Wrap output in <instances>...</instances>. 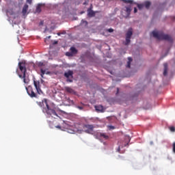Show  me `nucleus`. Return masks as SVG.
<instances>
[{"label":"nucleus","instance_id":"6e6552de","mask_svg":"<svg viewBox=\"0 0 175 175\" xmlns=\"http://www.w3.org/2000/svg\"><path fill=\"white\" fill-rule=\"evenodd\" d=\"M88 16L90 18H92L96 16V12L92 10V5H91L90 8L88 9Z\"/></svg>","mask_w":175,"mask_h":175},{"label":"nucleus","instance_id":"2eb2a0df","mask_svg":"<svg viewBox=\"0 0 175 175\" xmlns=\"http://www.w3.org/2000/svg\"><path fill=\"white\" fill-rule=\"evenodd\" d=\"M42 3H38L36 8V13H40L42 12Z\"/></svg>","mask_w":175,"mask_h":175},{"label":"nucleus","instance_id":"e433bc0d","mask_svg":"<svg viewBox=\"0 0 175 175\" xmlns=\"http://www.w3.org/2000/svg\"><path fill=\"white\" fill-rule=\"evenodd\" d=\"M119 92H120V89L119 88H117V94H119Z\"/></svg>","mask_w":175,"mask_h":175},{"label":"nucleus","instance_id":"dca6fc26","mask_svg":"<svg viewBox=\"0 0 175 175\" xmlns=\"http://www.w3.org/2000/svg\"><path fill=\"white\" fill-rule=\"evenodd\" d=\"M128 62H127V65L126 66V67H127L128 68H131V63L133 62V59L131 57H128Z\"/></svg>","mask_w":175,"mask_h":175},{"label":"nucleus","instance_id":"a878e982","mask_svg":"<svg viewBox=\"0 0 175 175\" xmlns=\"http://www.w3.org/2000/svg\"><path fill=\"white\" fill-rule=\"evenodd\" d=\"M172 152H174V153L175 154V142L172 144Z\"/></svg>","mask_w":175,"mask_h":175},{"label":"nucleus","instance_id":"c756f323","mask_svg":"<svg viewBox=\"0 0 175 175\" xmlns=\"http://www.w3.org/2000/svg\"><path fill=\"white\" fill-rule=\"evenodd\" d=\"M89 2H90L89 0H86V1H85V2L83 3V5H87L89 4Z\"/></svg>","mask_w":175,"mask_h":175},{"label":"nucleus","instance_id":"4c0bfd02","mask_svg":"<svg viewBox=\"0 0 175 175\" xmlns=\"http://www.w3.org/2000/svg\"><path fill=\"white\" fill-rule=\"evenodd\" d=\"M43 24H44V22L41 21L40 23V25H43Z\"/></svg>","mask_w":175,"mask_h":175},{"label":"nucleus","instance_id":"9b49d317","mask_svg":"<svg viewBox=\"0 0 175 175\" xmlns=\"http://www.w3.org/2000/svg\"><path fill=\"white\" fill-rule=\"evenodd\" d=\"M95 110L98 112H103L104 111V108L103 105H95L94 106Z\"/></svg>","mask_w":175,"mask_h":175},{"label":"nucleus","instance_id":"72a5a7b5","mask_svg":"<svg viewBox=\"0 0 175 175\" xmlns=\"http://www.w3.org/2000/svg\"><path fill=\"white\" fill-rule=\"evenodd\" d=\"M137 9L136 8H134V13H137Z\"/></svg>","mask_w":175,"mask_h":175},{"label":"nucleus","instance_id":"7ed1b4c3","mask_svg":"<svg viewBox=\"0 0 175 175\" xmlns=\"http://www.w3.org/2000/svg\"><path fill=\"white\" fill-rule=\"evenodd\" d=\"M152 37H154L157 40H167L170 42H172V38L170 36L165 35L163 32L152 31Z\"/></svg>","mask_w":175,"mask_h":175},{"label":"nucleus","instance_id":"412c9836","mask_svg":"<svg viewBox=\"0 0 175 175\" xmlns=\"http://www.w3.org/2000/svg\"><path fill=\"white\" fill-rule=\"evenodd\" d=\"M40 72H41V77L43 78V75L46 74V70L41 69Z\"/></svg>","mask_w":175,"mask_h":175},{"label":"nucleus","instance_id":"b1692460","mask_svg":"<svg viewBox=\"0 0 175 175\" xmlns=\"http://www.w3.org/2000/svg\"><path fill=\"white\" fill-rule=\"evenodd\" d=\"M108 128H109V130L110 131L116 129V127L114 126H109Z\"/></svg>","mask_w":175,"mask_h":175},{"label":"nucleus","instance_id":"bb28decb","mask_svg":"<svg viewBox=\"0 0 175 175\" xmlns=\"http://www.w3.org/2000/svg\"><path fill=\"white\" fill-rule=\"evenodd\" d=\"M81 24H85V25H88V22L86 21H83V20H82L81 21Z\"/></svg>","mask_w":175,"mask_h":175},{"label":"nucleus","instance_id":"4468645a","mask_svg":"<svg viewBox=\"0 0 175 175\" xmlns=\"http://www.w3.org/2000/svg\"><path fill=\"white\" fill-rule=\"evenodd\" d=\"M163 66H164V72H163V75L166 77L167 75V64L165 63L163 64Z\"/></svg>","mask_w":175,"mask_h":175},{"label":"nucleus","instance_id":"aec40b11","mask_svg":"<svg viewBox=\"0 0 175 175\" xmlns=\"http://www.w3.org/2000/svg\"><path fill=\"white\" fill-rule=\"evenodd\" d=\"M70 53L75 55V54L77 53V50L74 47H71L70 48Z\"/></svg>","mask_w":175,"mask_h":175},{"label":"nucleus","instance_id":"0eeeda50","mask_svg":"<svg viewBox=\"0 0 175 175\" xmlns=\"http://www.w3.org/2000/svg\"><path fill=\"white\" fill-rule=\"evenodd\" d=\"M33 85L35 87V89L37 90V93L38 94H43L42 89H40V81H36L35 79L33 80Z\"/></svg>","mask_w":175,"mask_h":175},{"label":"nucleus","instance_id":"cd10ccee","mask_svg":"<svg viewBox=\"0 0 175 175\" xmlns=\"http://www.w3.org/2000/svg\"><path fill=\"white\" fill-rule=\"evenodd\" d=\"M51 38V36H48L47 38H45L44 42H47V41Z\"/></svg>","mask_w":175,"mask_h":175},{"label":"nucleus","instance_id":"7c9ffc66","mask_svg":"<svg viewBox=\"0 0 175 175\" xmlns=\"http://www.w3.org/2000/svg\"><path fill=\"white\" fill-rule=\"evenodd\" d=\"M107 31L109 33H111V32H113V29L111 28V29H107Z\"/></svg>","mask_w":175,"mask_h":175},{"label":"nucleus","instance_id":"f8f14e48","mask_svg":"<svg viewBox=\"0 0 175 175\" xmlns=\"http://www.w3.org/2000/svg\"><path fill=\"white\" fill-rule=\"evenodd\" d=\"M73 75V72L72 70H68L67 72H64V77H66L67 79L69 77H72Z\"/></svg>","mask_w":175,"mask_h":175},{"label":"nucleus","instance_id":"a19ab883","mask_svg":"<svg viewBox=\"0 0 175 175\" xmlns=\"http://www.w3.org/2000/svg\"><path fill=\"white\" fill-rule=\"evenodd\" d=\"M120 148H118V152H120Z\"/></svg>","mask_w":175,"mask_h":175},{"label":"nucleus","instance_id":"ea45409f","mask_svg":"<svg viewBox=\"0 0 175 175\" xmlns=\"http://www.w3.org/2000/svg\"><path fill=\"white\" fill-rule=\"evenodd\" d=\"M61 35L60 33H57V36H59Z\"/></svg>","mask_w":175,"mask_h":175},{"label":"nucleus","instance_id":"423d86ee","mask_svg":"<svg viewBox=\"0 0 175 175\" xmlns=\"http://www.w3.org/2000/svg\"><path fill=\"white\" fill-rule=\"evenodd\" d=\"M26 90L28 96H29L31 98H37V94L35 93V92H33L31 86H28V88L26 87Z\"/></svg>","mask_w":175,"mask_h":175},{"label":"nucleus","instance_id":"5701e85b","mask_svg":"<svg viewBox=\"0 0 175 175\" xmlns=\"http://www.w3.org/2000/svg\"><path fill=\"white\" fill-rule=\"evenodd\" d=\"M66 55L68 56V57H72V56L74 55V54L71 52H67Z\"/></svg>","mask_w":175,"mask_h":175},{"label":"nucleus","instance_id":"f3484780","mask_svg":"<svg viewBox=\"0 0 175 175\" xmlns=\"http://www.w3.org/2000/svg\"><path fill=\"white\" fill-rule=\"evenodd\" d=\"M65 91H66L68 94H73L74 92V90L69 87L65 88Z\"/></svg>","mask_w":175,"mask_h":175},{"label":"nucleus","instance_id":"9d476101","mask_svg":"<svg viewBox=\"0 0 175 175\" xmlns=\"http://www.w3.org/2000/svg\"><path fill=\"white\" fill-rule=\"evenodd\" d=\"M99 137L100 139H103V140H109V136L104 133H100L99 135Z\"/></svg>","mask_w":175,"mask_h":175},{"label":"nucleus","instance_id":"20e7f679","mask_svg":"<svg viewBox=\"0 0 175 175\" xmlns=\"http://www.w3.org/2000/svg\"><path fill=\"white\" fill-rule=\"evenodd\" d=\"M82 128L85 133L91 134L94 131V126L92 124H85V125H83V126Z\"/></svg>","mask_w":175,"mask_h":175},{"label":"nucleus","instance_id":"58836bf2","mask_svg":"<svg viewBox=\"0 0 175 175\" xmlns=\"http://www.w3.org/2000/svg\"><path fill=\"white\" fill-rule=\"evenodd\" d=\"M56 128H58V129H61V126H56Z\"/></svg>","mask_w":175,"mask_h":175},{"label":"nucleus","instance_id":"f704fd0d","mask_svg":"<svg viewBox=\"0 0 175 175\" xmlns=\"http://www.w3.org/2000/svg\"><path fill=\"white\" fill-rule=\"evenodd\" d=\"M56 44H57V41H54L53 45H56Z\"/></svg>","mask_w":175,"mask_h":175},{"label":"nucleus","instance_id":"ddd939ff","mask_svg":"<svg viewBox=\"0 0 175 175\" xmlns=\"http://www.w3.org/2000/svg\"><path fill=\"white\" fill-rule=\"evenodd\" d=\"M29 9V5L27 4H25L23 8H22V14H23V15H25L27 12L28 11Z\"/></svg>","mask_w":175,"mask_h":175},{"label":"nucleus","instance_id":"c9c22d12","mask_svg":"<svg viewBox=\"0 0 175 175\" xmlns=\"http://www.w3.org/2000/svg\"><path fill=\"white\" fill-rule=\"evenodd\" d=\"M67 81H68L70 83H72V80H70V79H68Z\"/></svg>","mask_w":175,"mask_h":175},{"label":"nucleus","instance_id":"c85d7f7f","mask_svg":"<svg viewBox=\"0 0 175 175\" xmlns=\"http://www.w3.org/2000/svg\"><path fill=\"white\" fill-rule=\"evenodd\" d=\"M38 66H44V64H43V62H40L38 63Z\"/></svg>","mask_w":175,"mask_h":175},{"label":"nucleus","instance_id":"4be33fe9","mask_svg":"<svg viewBox=\"0 0 175 175\" xmlns=\"http://www.w3.org/2000/svg\"><path fill=\"white\" fill-rule=\"evenodd\" d=\"M144 5L143 4H137V8L139 10H142Z\"/></svg>","mask_w":175,"mask_h":175},{"label":"nucleus","instance_id":"f03ea898","mask_svg":"<svg viewBox=\"0 0 175 175\" xmlns=\"http://www.w3.org/2000/svg\"><path fill=\"white\" fill-rule=\"evenodd\" d=\"M18 66L19 67L20 71L22 75L18 72V69L16 70V73L18 76H19L20 79H23V82L26 84H28L29 83V79L26 77V65L25 62H20L18 64Z\"/></svg>","mask_w":175,"mask_h":175},{"label":"nucleus","instance_id":"393cba45","mask_svg":"<svg viewBox=\"0 0 175 175\" xmlns=\"http://www.w3.org/2000/svg\"><path fill=\"white\" fill-rule=\"evenodd\" d=\"M170 129L171 132H172V133H174V132H175V127H174V126H171V127L170 128Z\"/></svg>","mask_w":175,"mask_h":175},{"label":"nucleus","instance_id":"6ab92c4d","mask_svg":"<svg viewBox=\"0 0 175 175\" xmlns=\"http://www.w3.org/2000/svg\"><path fill=\"white\" fill-rule=\"evenodd\" d=\"M151 3L150 1H146L144 3V6L146 8V9H149L150 7Z\"/></svg>","mask_w":175,"mask_h":175},{"label":"nucleus","instance_id":"f257e3e1","mask_svg":"<svg viewBox=\"0 0 175 175\" xmlns=\"http://www.w3.org/2000/svg\"><path fill=\"white\" fill-rule=\"evenodd\" d=\"M38 107L42 108V111L46 114L48 117H59L55 110L50 107L49 103H47V99L44 98L42 100V102H37Z\"/></svg>","mask_w":175,"mask_h":175},{"label":"nucleus","instance_id":"39448f33","mask_svg":"<svg viewBox=\"0 0 175 175\" xmlns=\"http://www.w3.org/2000/svg\"><path fill=\"white\" fill-rule=\"evenodd\" d=\"M133 36V29H129L127 33H126V43L125 45H129L131 42V38Z\"/></svg>","mask_w":175,"mask_h":175},{"label":"nucleus","instance_id":"1a4fd4ad","mask_svg":"<svg viewBox=\"0 0 175 175\" xmlns=\"http://www.w3.org/2000/svg\"><path fill=\"white\" fill-rule=\"evenodd\" d=\"M125 12L126 14L125 18H127L131 15V5L125 6Z\"/></svg>","mask_w":175,"mask_h":175},{"label":"nucleus","instance_id":"2f4dec72","mask_svg":"<svg viewBox=\"0 0 175 175\" xmlns=\"http://www.w3.org/2000/svg\"><path fill=\"white\" fill-rule=\"evenodd\" d=\"M27 2L31 5L32 3V0H27Z\"/></svg>","mask_w":175,"mask_h":175},{"label":"nucleus","instance_id":"a211bd4d","mask_svg":"<svg viewBox=\"0 0 175 175\" xmlns=\"http://www.w3.org/2000/svg\"><path fill=\"white\" fill-rule=\"evenodd\" d=\"M122 2H124L126 4H131L133 3V0H122Z\"/></svg>","mask_w":175,"mask_h":175},{"label":"nucleus","instance_id":"473e14b6","mask_svg":"<svg viewBox=\"0 0 175 175\" xmlns=\"http://www.w3.org/2000/svg\"><path fill=\"white\" fill-rule=\"evenodd\" d=\"M77 109H79L80 110H83V107H80V106H77Z\"/></svg>","mask_w":175,"mask_h":175}]
</instances>
